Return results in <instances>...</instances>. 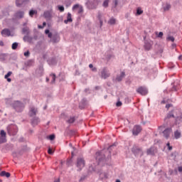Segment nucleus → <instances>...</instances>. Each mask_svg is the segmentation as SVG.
Segmentation results:
<instances>
[{
    "label": "nucleus",
    "mask_w": 182,
    "mask_h": 182,
    "mask_svg": "<svg viewBox=\"0 0 182 182\" xmlns=\"http://www.w3.org/2000/svg\"><path fill=\"white\" fill-rule=\"evenodd\" d=\"M10 105L11 106H12L13 109H14V110L17 112V113L22 112L23 111V109H25V105H23V102L19 100L14 101V102Z\"/></svg>",
    "instance_id": "nucleus-1"
},
{
    "label": "nucleus",
    "mask_w": 182,
    "mask_h": 182,
    "mask_svg": "<svg viewBox=\"0 0 182 182\" xmlns=\"http://www.w3.org/2000/svg\"><path fill=\"white\" fill-rule=\"evenodd\" d=\"M100 1L99 0H87L85 3V6L87 9L89 10H93V9H97V7L99 6V3Z\"/></svg>",
    "instance_id": "nucleus-2"
},
{
    "label": "nucleus",
    "mask_w": 182,
    "mask_h": 182,
    "mask_svg": "<svg viewBox=\"0 0 182 182\" xmlns=\"http://www.w3.org/2000/svg\"><path fill=\"white\" fill-rule=\"evenodd\" d=\"M131 151L135 157H139V156L141 157V156H143V149L138 145H133Z\"/></svg>",
    "instance_id": "nucleus-3"
},
{
    "label": "nucleus",
    "mask_w": 182,
    "mask_h": 182,
    "mask_svg": "<svg viewBox=\"0 0 182 182\" xmlns=\"http://www.w3.org/2000/svg\"><path fill=\"white\" fill-rule=\"evenodd\" d=\"M86 166V161L85 158L78 157L77 158L76 167L77 168V171H82L83 168Z\"/></svg>",
    "instance_id": "nucleus-4"
},
{
    "label": "nucleus",
    "mask_w": 182,
    "mask_h": 182,
    "mask_svg": "<svg viewBox=\"0 0 182 182\" xmlns=\"http://www.w3.org/2000/svg\"><path fill=\"white\" fill-rule=\"evenodd\" d=\"M7 133L9 136H16V134H18V126L16 125L8 126Z\"/></svg>",
    "instance_id": "nucleus-5"
},
{
    "label": "nucleus",
    "mask_w": 182,
    "mask_h": 182,
    "mask_svg": "<svg viewBox=\"0 0 182 182\" xmlns=\"http://www.w3.org/2000/svg\"><path fill=\"white\" fill-rule=\"evenodd\" d=\"M144 50H146V51L151 50V48H153V41L150 39L146 40V37H144Z\"/></svg>",
    "instance_id": "nucleus-6"
},
{
    "label": "nucleus",
    "mask_w": 182,
    "mask_h": 182,
    "mask_svg": "<svg viewBox=\"0 0 182 182\" xmlns=\"http://www.w3.org/2000/svg\"><path fill=\"white\" fill-rule=\"evenodd\" d=\"M136 93H139L141 96H146L149 93V90L146 87L141 86L136 90Z\"/></svg>",
    "instance_id": "nucleus-7"
},
{
    "label": "nucleus",
    "mask_w": 182,
    "mask_h": 182,
    "mask_svg": "<svg viewBox=\"0 0 182 182\" xmlns=\"http://www.w3.org/2000/svg\"><path fill=\"white\" fill-rule=\"evenodd\" d=\"M25 15V11H18L16 12L12 18L13 22L15 21V19H22Z\"/></svg>",
    "instance_id": "nucleus-8"
},
{
    "label": "nucleus",
    "mask_w": 182,
    "mask_h": 182,
    "mask_svg": "<svg viewBox=\"0 0 182 182\" xmlns=\"http://www.w3.org/2000/svg\"><path fill=\"white\" fill-rule=\"evenodd\" d=\"M6 143V132L5 130L1 129L0 132V144Z\"/></svg>",
    "instance_id": "nucleus-9"
},
{
    "label": "nucleus",
    "mask_w": 182,
    "mask_h": 182,
    "mask_svg": "<svg viewBox=\"0 0 182 182\" xmlns=\"http://www.w3.org/2000/svg\"><path fill=\"white\" fill-rule=\"evenodd\" d=\"M110 77V73L107 72V68L104 67L101 71V77L102 79H107Z\"/></svg>",
    "instance_id": "nucleus-10"
},
{
    "label": "nucleus",
    "mask_w": 182,
    "mask_h": 182,
    "mask_svg": "<svg viewBox=\"0 0 182 182\" xmlns=\"http://www.w3.org/2000/svg\"><path fill=\"white\" fill-rule=\"evenodd\" d=\"M141 132V126L135 125L132 129L133 136H139V134Z\"/></svg>",
    "instance_id": "nucleus-11"
},
{
    "label": "nucleus",
    "mask_w": 182,
    "mask_h": 182,
    "mask_svg": "<svg viewBox=\"0 0 182 182\" xmlns=\"http://www.w3.org/2000/svg\"><path fill=\"white\" fill-rule=\"evenodd\" d=\"M60 36H59V33L56 32L51 37V42H53V43H58V42H60Z\"/></svg>",
    "instance_id": "nucleus-12"
},
{
    "label": "nucleus",
    "mask_w": 182,
    "mask_h": 182,
    "mask_svg": "<svg viewBox=\"0 0 182 182\" xmlns=\"http://www.w3.org/2000/svg\"><path fill=\"white\" fill-rule=\"evenodd\" d=\"M171 132H173V129L171 128H166L163 131V134L165 139H168L170 137V134H171Z\"/></svg>",
    "instance_id": "nucleus-13"
},
{
    "label": "nucleus",
    "mask_w": 182,
    "mask_h": 182,
    "mask_svg": "<svg viewBox=\"0 0 182 182\" xmlns=\"http://www.w3.org/2000/svg\"><path fill=\"white\" fill-rule=\"evenodd\" d=\"M40 122H41V120H39V117H33V119H31V124L33 127H36V126H38V124H39Z\"/></svg>",
    "instance_id": "nucleus-14"
},
{
    "label": "nucleus",
    "mask_w": 182,
    "mask_h": 182,
    "mask_svg": "<svg viewBox=\"0 0 182 182\" xmlns=\"http://www.w3.org/2000/svg\"><path fill=\"white\" fill-rule=\"evenodd\" d=\"M47 63H48L50 66H53L58 64V60H56V57H52L47 60Z\"/></svg>",
    "instance_id": "nucleus-15"
},
{
    "label": "nucleus",
    "mask_w": 182,
    "mask_h": 182,
    "mask_svg": "<svg viewBox=\"0 0 182 182\" xmlns=\"http://www.w3.org/2000/svg\"><path fill=\"white\" fill-rule=\"evenodd\" d=\"M29 2V0H16V6L18 8H21L22 5H26Z\"/></svg>",
    "instance_id": "nucleus-16"
},
{
    "label": "nucleus",
    "mask_w": 182,
    "mask_h": 182,
    "mask_svg": "<svg viewBox=\"0 0 182 182\" xmlns=\"http://www.w3.org/2000/svg\"><path fill=\"white\" fill-rule=\"evenodd\" d=\"M12 150H14V144H6L4 149H2V151H4V153H8V151H12Z\"/></svg>",
    "instance_id": "nucleus-17"
},
{
    "label": "nucleus",
    "mask_w": 182,
    "mask_h": 182,
    "mask_svg": "<svg viewBox=\"0 0 182 182\" xmlns=\"http://www.w3.org/2000/svg\"><path fill=\"white\" fill-rule=\"evenodd\" d=\"M86 105H87V100L86 98H82L79 104V108L82 110L86 107Z\"/></svg>",
    "instance_id": "nucleus-18"
},
{
    "label": "nucleus",
    "mask_w": 182,
    "mask_h": 182,
    "mask_svg": "<svg viewBox=\"0 0 182 182\" xmlns=\"http://www.w3.org/2000/svg\"><path fill=\"white\" fill-rule=\"evenodd\" d=\"M156 149L154 146H151L149 149L146 150V154L147 156H154L156 153L154 152Z\"/></svg>",
    "instance_id": "nucleus-19"
},
{
    "label": "nucleus",
    "mask_w": 182,
    "mask_h": 182,
    "mask_svg": "<svg viewBox=\"0 0 182 182\" xmlns=\"http://www.w3.org/2000/svg\"><path fill=\"white\" fill-rule=\"evenodd\" d=\"M1 34L2 36H11V30L9 28H4L1 31Z\"/></svg>",
    "instance_id": "nucleus-20"
},
{
    "label": "nucleus",
    "mask_w": 182,
    "mask_h": 182,
    "mask_svg": "<svg viewBox=\"0 0 182 182\" xmlns=\"http://www.w3.org/2000/svg\"><path fill=\"white\" fill-rule=\"evenodd\" d=\"M23 41L24 42H28V43H32V41H33V37L29 36V35L24 36L23 38Z\"/></svg>",
    "instance_id": "nucleus-21"
},
{
    "label": "nucleus",
    "mask_w": 182,
    "mask_h": 182,
    "mask_svg": "<svg viewBox=\"0 0 182 182\" xmlns=\"http://www.w3.org/2000/svg\"><path fill=\"white\" fill-rule=\"evenodd\" d=\"M126 76V73H124V71H122L119 75H117L116 77V80H117V82H122V80H123V77H124Z\"/></svg>",
    "instance_id": "nucleus-22"
},
{
    "label": "nucleus",
    "mask_w": 182,
    "mask_h": 182,
    "mask_svg": "<svg viewBox=\"0 0 182 182\" xmlns=\"http://www.w3.org/2000/svg\"><path fill=\"white\" fill-rule=\"evenodd\" d=\"M43 16L46 19H52V13L49 11H44Z\"/></svg>",
    "instance_id": "nucleus-23"
},
{
    "label": "nucleus",
    "mask_w": 182,
    "mask_h": 182,
    "mask_svg": "<svg viewBox=\"0 0 182 182\" xmlns=\"http://www.w3.org/2000/svg\"><path fill=\"white\" fill-rule=\"evenodd\" d=\"M21 32H22L23 35L28 36V35H29V33H31V30L29 29V27L26 26L22 28Z\"/></svg>",
    "instance_id": "nucleus-24"
},
{
    "label": "nucleus",
    "mask_w": 182,
    "mask_h": 182,
    "mask_svg": "<svg viewBox=\"0 0 182 182\" xmlns=\"http://www.w3.org/2000/svg\"><path fill=\"white\" fill-rule=\"evenodd\" d=\"M45 70L43 69V65H40L38 66V76L39 77L43 76V72Z\"/></svg>",
    "instance_id": "nucleus-25"
},
{
    "label": "nucleus",
    "mask_w": 182,
    "mask_h": 182,
    "mask_svg": "<svg viewBox=\"0 0 182 182\" xmlns=\"http://www.w3.org/2000/svg\"><path fill=\"white\" fill-rule=\"evenodd\" d=\"M75 130L73 129H66L65 131L64 135L65 136H73L75 134Z\"/></svg>",
    "instance_id": "nucleus-26"
},
{
    "label": "nucleus",
    "mask_w": 182,
    "mask_h": 182,
    "mask_svg": "<svg viewBox=\"0 0 182 182\" xmlns=\"http://www.w3.org/2000/svg\"><path fill=\"white\" fill-rule=\"evenodd\" d=\"M173 117V119L176 117L174 116V111L171 110L167 114L166 117H165V120H167V119H171Z\"/></svg>",
    "instance_id": "nucleus-27"
},
{
    "label": "nucleus",
    "mask_w": 182,
    "mask_h": 182,
    "mask_svg": "<svg viewBox=\"0 0 182 182\" xmlns=\"http://www.w3.org/2000/svg\"><path fill=\"white\" fill-rule=\"evenodd\" d=\"M0 176L1 177H6V178H9V177H11V173L2 171L0 173Z\"/></svg>",
    "instance_id": "nucleus-28"
},
{
    "label": "nucleus",
    "mask_w": 182,
    "mask_h": 182,
    "mask_svg": "<svg viewBox=\"0 0 182 182\" xmlns=\"http://www.w3.org/2000/svg\"><path fill=\"white\" fill-rule=\"evenodd\" d=\"M37 112H38V109H35L34 107L31 108L29 113L30 117H33V116H36Z\"/></svg>",
    "instance_id": "nucleus-29"
},
{
    "label": "nucleus",
    "mask_w": 182,
    "mask_h": 182,
    "mask_svg": "<svg viewBox=\"0 0 182 182\" xmlns=\"http://www.w3.org/2000/svg\"><path fill=\"white\" fill-rule=\"evenodd\" d=\"M38 14V11L37 10H33L31 9L29 11L28 15L31 16V18H33V15H37Z\"/></svg>",
    "instance_id": "nucleus-30"
},
{
    "label": "nucleus",
    "mask_w": 182,
    "mask_h": 182,
    "mask_svg": "<svg viewBox=\"0 0 182 182\" xmlns=\"http://www.w3.org/2000/svg\"><path fill=\"white\" fill-rule=\"evenodd\" d=\"M174 137L176 139H180V137H181V132H178V130L175 131V132H174Z\"/></svg>",
    "instance_id": "nucleus-31"
},
{
    "label": "nucleus",
    "mask_w": 182,
    "mask_h": 182,
    "mask_svg": "<svg viewBox=\"0 0 182 182\" xmlns=\"http://www.w3.org/2000/svg\"><path fill=\"white\" fill-rule=\"evenodd\" d=\"M73 164V159L70 158L67 159L66 166L68 167H70V166H72Z\"/></svg>",
    "instance_id": "nucleus-32"
},
{
    "label": "nucleus",
    "mask_w": 182,
    "mask_h": 182,
    "mask_svg": "<svg viewBox=\"0 0 182 182\" xmlns=\"http://www.w3.org/2000/svg\"><path fill=\"white\" fill-rule=\"evenodd\" d=\"M18 45H19V43L18 42L13 43L11 45V49L13 50H16V49H18Z\"/></svg>",
    "instance_id": "nucleus-33"
},
{
    "label": "nucleus",
    "mask_w": 182,
    "mask_h": 182,
    "mask_svg": "<svg viewBox=\"0 0 182 182\" xmlns=\"http://www.w3.org/2000/svg\"><path fill=\"white\" fill-rule=\"evenodd\" d=\"M50 76H52L51 85L55 84V82H56V74L52 73L50 75Z\"/></svg>",
    "instance_id": "nucleus-34"
},
{
    "label": "nucleus",
    "mask_w": 182,
    "mask_h": 182,
    "mask_svg": "<svg viewBox=\"0 0 182 182\" xmlns=\"http://www.w3.org/2000/svg\"><path fill=\"white\" fill-rule=\"evenodd\" d=\"M45 33L46 35H48V38H50V39L53 36V34H52V32H50V30L49 29H46Z\"/></svg>",
    "instance_id": "nucleus-35"
},
{
    "label": "nucleus",
    "mask_w": 182,
    "mask_h": 182,
    "mask_svg": "<svg viewBox=\"0 0 182 182\" xmlns=\"http://www.w3.org/2000/svg\"><path fill=\"white\" fill-rule=\"evenodd\" d=\"M5 60H6V54L5 53L0 54V61L5 62Z\"/></svg>",
    "instance_id": "nucleus-36"
},
{
    "label": "nucleus",
    "mask_w": 182,
    "mask_h": 182,
    "mask_svg": "<svg viewBox=\"0 0 182 182\" xmlns=\"http://www.w3.org/2000/svg\"><path fill=\"white\" fill-rule=\"evenodd\" d=\"M109 25H115L116 24V18L112 17L109 21H108Z\"/></svg>",
    "instance_id": "nucleus-37"
},
{
    "label": "nucleus",
    "mask_w": 182,
    "mask_h": 182,
    "mask_svg": "<svg viewBox=\"0 0 182 182\" xmlns=\"http://www.w3.org/2000/svg\"><path fill=\"white\" fill-rule=\"evenodd\" d=\"M75 121L76 119L75 118V117H70V119L67 121V123L72 124L73 123H75Z\"/></svg>",
    "instance_id": "nucleus-38"
},
{
    "label": "nucleus",
    "mask_w": 182,
    "mask_h": 182,
    "mask_svg": "<svg viewBox=\"0 0 182 182\" xmlns=\"http://www.w3.org/2000/svg\"><path fill=\"white\" fill-rule=\"evenodd\" d=\"M90 168L92 170V171H95V173H97L100 176H102V171H96V168H95L93 166L90 167Z\"/></svg>",
    "instance_id": "nucleus-39"
},
{
    "label": "nucleus",
    "mask_w": 182,
    "mask_h": 182,
    "mask_svg": "<svg viewBox=\"0 0 182 182\" xmlns=\"http://www.w3.org/2000/svg\"><path fill=\"white\" fill-rule=\"evenodd\" d=\"M67 20L69 21V22H73V19H72V14L70 13H68V15H67Z\"/></svg>",
    "instance_id": "nucleus-40"
},
{
    "label": "nucleus",
    "mask_w": 182,
    "mask_h": 182,
    "mask_svg": "<svg viewBox=\"0 0 182 182\" xmlns=\"http://www.w3.org/2000/svg\"><path fill=\"white\" fill-rule=\"evenodd\" d=\"M102 6L104 8H108L109 7V0H105L102 4Z\"/></svg>",
    "instance_id": "nucleus-41"
},
{
    "label": "nucleus",
    "mask_w": 182,
    "mask_h": 182,
    "mask_svg": "<svg viewBox=\"0 0 182 182\" xmlns=\"http://www.w3.org/2000/svg\"><path fill=\"white\" fill-rule=\"evenodd\" d=\"M170 8H171V5H170V4H166V5L164 6V11H169Z\"/></svg>",
    "instance_id": "nucleus-42"
},
{
    "label": "nucleus",
    "mask_w": 182,
    "mask_h": 182,
    "mask_svg": "<svg viewBox=\"0 0 182 182\" xmlns=\"http://www.w3.org/2000/svg\"><path fill=\"white\" fill-rule=\"evenodd\" d=\"M58 11H60V12H65V6H63L62 5H58Z\"/></svg>",
    "instance_id": "nucleus-43"
},
{
    "label": "nucleus",
    "mask_w": 182,
    "mask_h": 182,
    "mask_svg": "<svg viewBox=\"0 0 182 182\" xmlns=\"http://www.w3.org/2000/svg\"><path fill=\"white\" fill-rule=\"evenodd\" d=\"M55 134H52L48 136H47V139H48V140L53 141V140H55Z\"/></svg>",
    "instance_id": "nucleus-44"
},
{
    "label": "nucleus",
    "mask_w": 182,
    "mask_h": 182,
    "mask_svg": "<svg viewBox=\"0 0 182 182\" xmlns=\"http://www.w3.org/2000/svg\"><path fill=\"white\" fill-rule=\"evenodd\" d=\"M33 65V60H29L26 62V66H32Z\"/></svg>",
    "instance_id": "nucleus-45"
},
{
    "label": "nucleus",
    "mask_w": 182,
    "mask_h": 182,
    "mask_svg": "<svg viewBox=\"0 0 182 182\" xmlns=\"http://www.w3.org/2000/svg\"><path fill=\"white\" fill-rule=\"evenodd\" d=\"M143 14V10L140 7L136 9V15H141Z\"/></svg>",
    "instance_id": "nucleus-46"
},
{
    "label": "nucleus",
    "mask_w": 182,
    "mask_h": 182,
    "mask_svg": "<svg viewBox=\"0 0 182 182\" xmlns=\"http://www.w3.org/2000/svg\"><path fill=\"white\" fill-rule=\"evenodd\" d=\"M16 59H18V56L15 54L11 55L10 57V60H16Z\"/></svg>",
    "instance_id": "nucleus-47"
},
{
    "label": "nucleus",
    "mask_w": 182,
    "mask_h": 182,
    "mask_svg": "<svg viewBox=\"0 0 182 182\" xmlns=\"http://www.w3.org/2000/svg\"><path fill=\"white\" fill-rule=\"evenodd\" d=\"M11 75H12V72H11V71H9V72L4 75V79H8V77H9V76H11Z\"/></svg>",
    "instance_id": "nucleus-48"
},
{
    "label": "nucleus",
    "mask_w": 182,
    "mask_h": 182,
    "mask_svg": "<svg viewBox=\"0 0 182 182\" xmlns=\"http://www.w3.org/2000/svg\"><path fill=\"white\" fill-rule=\"evenodd\" d=\"M156 35H157L158 38H163V35H164V33H163V32L160 31L159 33L156 32Z\"/></svg>",
    "instance_id": "nucleus-49"
},
{
    "label": "nucleus",
    "mask_w": 182,
    "mask_h": 182,
    "mask_svg": "<svg viewBox=\"0 0 182 182\" xmlns=\"http://www.w3.org/2000/svg\"><path fill=\"white\" fill-rule=\"evenodd\" d=\"M166 39H167V41H171V42H174V41H175L174 37H173V36H171L167 37Z\"/></svg>",
    "instance_id": "nucleus-50"
},
{
    "label": "nucleus",
    "mask_w": 182,
    "mask_h": 182,
    "mask_svg": "<svg viewBox=\"0 0 182 182\" xmlns=\"http://www.w3.org/2000/svg\"><path fill=\"white\" fill-rule=\"evenodd\" d=\"M122 105H123V103L122 102V101L118 100L116 103V106L117 107H120V106H122Z\"/></svg>",
    "instance_id": "nucleus-51"
},
{
    "label": "nucleus",
    "mask_w": 182,
    "mask_h": 182,
    "mask_svg": "<svg viewBox=\"0 0 182 182\" xmlns=\"http://www.w3.org/2000/svg\"><path fill=\"white\" fill-rule=\"evenodd\" d=\"M24 56H26V58L29 57L31 55V52H29V50H27L26 52H24L23 53Z\"/></svg>",
    "instance_id": "nucleus-52"
},
{
    "label": "nucleus",
    "mask_w": 182,
    "mask_h": 182,
    "mask_svg": "<svg viewBox=\"0 0 182 182\" xmlns=\"http://www.w3.org/2000/svg\"><path fill=\"white\" fill-rule=\"evenodd\" d=\"M166 146H167L168 150H169V151H171V150H173V146H170V142H168V143L166 144Z\"/></svg>",
    "instance_id": "nucleus-53"
},
{
    "label": "nucleus",
    "mask_w": 182,
    "mask_h": 182,
    "mask_svg": "<svg viewBox=\"0 0 182 182\" xmlns=\"http://www.w3.org/2000/svg\"><path fill=\"white\" fill-rule=\"evenodd\" d=\"M80 5H79V4H75L73 6V8H72V9H73V11H75V9H77V8H80Z\"/></svg>",
    "instance_id": "nucleus-54"
},
{
    "label": "nucleus",
    "mask_w": 182,
    "mask_h": 182,
    "mask_svg": "<svg viewBox=\"0 0 182 182\" xmlns=\"http://www.w3.org/2000/svg\"><path fill=\"white\" fill-rule=\"evenodd\" d=\"M86 177L87 176L86 175H84V176H82L80 178V182H82V181H84V180H86Z\"/></svg>",
    "instance_id": "nucleus-55"
},
{
    "label": "nucleus",
    "mask_w": 182,
    "mask_h": 182,
    "mask_svg": "<svg viewBox=\"0 0 182 182\" xmlns=\"http://www.w3.org/2000/svg\"><path fill=\"white\" fill-rule=\"evenodd\" d=\"M48 154H53V151H52V149L50 147H48Z\"/></svg>",
    "instance_id": "nucleus-56"
},
{
    "label": "nucleus",
    "mask_w": 182,
    "mask_h": 182,
    "mask_svg": "<svg viewBox=\"0 0 182 182\" xmlns=\"http://www.w3.org/2000/svg\"><path fill=\"white\" fill-rule=\"evenodd\" d=\"M79 8H80V9H79V11H78V14H82V13H83V6H80Z\"/></svg>",
    "instance_id": "nucleus-57"
},
{
    "label": "nucleus",
    "mask_w": 182,
    "mask_h": 182,
    "mask_svg": "<svg viewBox=\"0 0 182 182\" xmlns=\"http://www.w3.org/2000/svg\"><path fill=\"white\" fill-rule=\"evenodd\" d=\"M171 91L172 92H177V86L173 85V87L171 88Z\"/></svg>",
    "instance_id": "nucleus-58"
},
{
    "label": "nucleus",
    "mask_w": 182,
    "mask_h": 182,
    "mask_svg": "<svg viewBox=\"0 0 182 182\" xmlns=\"http://www.w3.org/2000/svg\"><path fill=\"white\" fill-rule=\"evenodd\" d=\"M114 146H116V144H114L108 147L107 150L109 151V153H110V151L112 150V148L114 147Z\"/></svg>",
    "instance_id": "nucleus-59"
},
{
    "label": "nucleus",
    "mask_w": 182,
    "mask_h": 182,
    "mask_svg": "<svg viewBox=\"0 0 182 182\" xmlns=\"http://www.w3.org/2000/svg\"><path fill=\"white\" fill-rule=\"evenodd\" d=\"M105 160V159L103 158H101V157H99L98 158V164H100V163H102V161H103Z\"/></svg>",
    "instance_id": "nucleus-60"
},
{
    "label": "nucleus",
    "mask_w": 182,
    "mask_h": 182,
    "mask_svg": "<svg viewBox=\"0 0 182 182\" xmlns=\"http://www.w3.org/2000/svg\"><path fill=\"white\" fill-rule=\"evenodd\" d=\"M171 106H173V105H171V104H166V109H170V107H171Z\"/></svg>",
    "instance_id": "nucleus-61"
},
{
    "label": "nucleus",
    "mask_w": 182,
    "mask_h": 182,
    "mask_svg": "<svg viewBox=\"0 0 182 182\" xmlns=\"http://www.w3.org/2000/svg\"><path fill=\"white\" fill-rule=\"evenodd\" d=\"M100 28H102V26H103V21L102 20V18H100Z\"/></svg>",
    "instance_id": "nucleus-62"
},
{
    "label": "nucleus",
    "mask_w": 182,
    "mask_h": 182,
    "mask_svg": "<svg viewBox=\"0 0 182 182\" xmlns=\"http://www.w3.org/2000/svg\"><path fill=\"white\" fill-rule=\"evenodd\" d=\"M114 8H116V6H117L118 1L117 0H114Z\"/></svg>",
    "instance_id": "nucleus-63"
},
{
    "label": "nucleus",
    "mask_w": 182,
    "mask_h": 182,
    "mask_svg": "<svg viewBox=\"0 0 182 182\" xmlns=\"http://www.w3.org/2000/svg\"><path fill=\"white\" fill-rule=\"evenodd\" d=\"M178 171H179V173H181V171H182V166H178Z\"/></svg>",
    "instance_id": "nucleus-64"
}]
</instances>
